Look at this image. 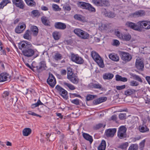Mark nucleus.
Listing matches in <instances>:
<instances>
[{
    "mask_svg": "<svg viewBox=\"0 0 150 150\" xmlns=\"http://www.w3.org/2000/svg\"><path fill=\"white\" fill-rule=\"evenodd\" d=\"M33 67L36 68L37 71L38 73L41 72L47 68L45 62L44 61H42L40 63L39 66Z\"/></svg>",
    "mask_w": 150,
    "mask_h": 150,
    "instance_id": "nucleus-11",
    "label": "nucleus"
},
{
    "mask_svg": "<svg viewBox=\"0 0 150 150\" xmlns=\"http://www.w3.org/2000/svg\"><path fill=\"white\" fill-rule=\"evenodd\" d=\"M139 130L142 132H145L149 131V129L144 124V122L143 121L142 125H139Z\"/></svg>",
    "mask_w": 150,
    "mask_h": 150,
    "instance_id": "nucleus-26",
    "label": "nucleus"
},
{
    "mask_svg": "<svg viewBox=\"0 0 150 150\" xmlns=\"http://www.w3.org/2000/svg\"><path fill=\"white\" fill-rule=\"evenodd\" d=\"M97 97V96L96 95H93L88 94L86 98V99L87 101H89L91 100H92Z\"/></svg>",
    "mask_w": 150,
    "mask_h": 150,
    "instance_id": "nucleus-47",
    "label": "nucleus"
},
{
    "mask_svg": "<svg viewBox=\"0 0 150 150\" xmlns=\"http://www.w3.org/2000/svg\"><path fill=\"white\" fill-rule=\"evenodd\" d=\"M125 85H124L121 86H117L116 88L118 90H120L125 89Z\"/></svg>",
    "mask_w": 150,
    "mask_h": 150,
    "instance_id": "nucleus-57",
    "label": "nucleus"
},
{
    "mask_svg": "<svg viewBox=\"0 0 150 150\" xmlns=\"http://www.w3.org/2000/svg\"><path fill=\"white\" fill-rule=\"evenodd\" d=\"M62 58V54L58 52L56 53L53 56V59L57 61L60 60Z\"/></svg>",
    "mask_w": 150,
    "mask_h": 150,
    "instance_id": "nucleus-40",
    "label": "nucleus"
},
{
    "mask_svg": "<svg viewBox=\"0 0 150 150\" xmlns=\"http://www.w3.org/2000/svg\"><path fill=\"white\" fill-rule=\"evenodd\" d=\"M115 34L120 39L126 41H129L131 38V35L129 33L122 34L119 31H117Z\"/></svg>",
    "mask_w": 150,
    "mask_h": 150,
    "instance_id": "nucleus-5",
    "label": "nucleus"
},
{
    "mask_svg": "<svg viewBox=\"0 0 150 150\" xmlns=\"http://www.w3.org/2000/svg\"><path fill=\"white\" fill-rule=\"evenodd\" d=\"M30 30V31L33 32L34 36H36L37 35L38 33V29L36 26H31Z\"/></svg>",
    "mask_w": 150,
    "mask_h": 150,
    "instance_id": "nucleus-35",
    "label": "nucleus"
},
{
    "mask_svg": "<svg viewBox=\"0 0 150 150\" xmlns=\"http://www.w3.org/2000/svg\"><path fill=\"white\" fill-rule=\"evenodd\" d=\"M26 28V25L23 23H19L15 29V32L18 34L23 33Z\"/></svg>",
    "mask_w": 150,
    "mask_h": 150,
    "instance_id": "nucleus-13",
    "label": "nucleus"
},
{
    "mask_svg": "<svg viewBox=\"0 0 150 150\" xmlns=\"http://www.w3.org/2000/svg\"><path fill=\"white\" fill-rule=\"evenodd\" d=\"M136 67L139 70H142L144 67L143 62L140 60H137L135 64Z\"/></svg>",
    "mask_w": 150,
    "mask_h": 150,
    "instance_id": "nucleus-25",
    "label": "nucleus"
},
{
    "mask_svg": "<svg viewBox=\"0 0 150 150\" xmlns=\"http://www.w3.org/2000/svg\"><path fill=\"white\" fill-rule=\"evenodd\" d=\"M88 87L90 89L94 88L99 89H101L102 88V85L96 81L90 83L88 85Z\"/></svg>",
    "mask_w": 150,
    "mask_h": 150,
    "instance_id": "nucleus-16",
    "label": "nucleus"
},
{
    "mask_svg": "<svg viewBox=\"0 0 150 150\" xmlns=\"http://www.w3.org/2000/svg\"><path fill=\"white\" fill-rule=\"evenodd\" d=\"M106 146L105 141H102L101 143L98 147V150H105Z\"/></svg>",
    "mask_w": 150,
    "mask_h": 150,
    "instance_id": "nucleus-42",
    "label": "nucleus"
},
{
    "mask_svg": "<svg viewBox=\"0 0 150 150\" xmlns=\"http://www.w3.org/2000/svg\"><path fill=\"white\" fill-rule=\"evenodd\" d=\"M70 95L71 96H73L75 97H78L81 98V96L79 94H77L76 93H70Z\"/></svg>",
    "mask_w": 150,
    "mask_h": 150,
    "instance_id": "nucleus-63",
    "label": "nucleus"
},
{
    "mask_svg": "<svg viewBox=\"0 0 150 150\" xmlns=\"http://www.w3.org/2000/svg\"><path fill=\"white\" fill-rule=\"evenodd\" d=\"M127 128L124 126H122L119 128L117 132V136L119 138L123 139L127 137Z\"/></svg>",
    "mask_w": 150,
    "mask_h": 150,
    "instance_id": "nucleus-4",
    "label": "nucleus"
},
{
    "mask_svg": "<svg viewBox=\"0 0 150 150\" xmlns=\"http://www.w3.org/2000/svg\"><path fill=\"white\" fill-rule=\"evenodd\" d=\"M109 58L115 62H118L119 60V57L117 54L112 53L109 55Z\"/></svg>",
    "mask_w": 150,
    "mask_h": 150,
    "instance_id": "nucleus-24",
    "label": "nucleus"
},
{
    "mask_svg": "<svg viewBox=\"0 0 150 150\" xmlns=\"http://www.w3.org/2000/svg\"><path fill=\"white\" fill-rule=\"evenodd\" d=\"M10 77L7 73H2L0 74V82H3L8 80V78Z\"/></svg>",
    "mask_w": 150,
    "mask_h": 150,
    "instance_id": "nucleus-21",
    "label": "nucleus"
},
{
    "mask_svg": "<svg viewBox=\"0 0 150 150\" xmlns=\"http://www.w3.org/2000/svg\"><path fill=\"white\" fill-rule=\"evenodd\" d=\"M19 49L22 50L23 55L27 57H32L34 54L35 50L32 48L33 47L31 43L27 41L21 42L18 44Z\"/></svg>",
    "mask_w": 150,
    "mask_h": 150,
    "instance_id": "nucleus-1",
    "label": "nucleus"
},
{
    "mask_svg": "<svg viewBox=\"0 0 150 150\" xmlns=\"http://www.w3.org/2000/svg\"><path fill=\"white\" fill-rule=\"evenodd\" d=\"M82 136L84 139L87 141H93L92 137L87 133H83Z\"/></svg>",
    "mask_w": 150,
    "mask_h": 150,
    "instance_id": "nucleus-37",
    "label": "nucleus"
},
{
    "mask_svg": "<svg viewBox=\"0 0 150 150\" xmlns=\"http://www.w3.org/2000/svg\"><path fill=\"white\" fill-rule=\"evenodd\" d=\"M13 3L16 7L21 9H23L24 3L22 0H12Z\"/></svg>",
    "mask_w": 150,
    "mask_h": 150,
    "instance_id": "nucleus-18",
    "label": "nucleus"
},
{
    "mask_svg": "<svg viewBox=\"0 0 150 150\" xmlns=\"http://www.w3.org/2000/svg\"><path fill=\"white\" fill-rule=\"evenodd\" d=\"M125 25L127 27L139 31L140 29V27L137 24L130 21L127 22Z\"/></svg>",
    "mask_w": 150,
    "mask_h": 150,
    "instance_id": "nucleus-14",
    "label": "nucleus"
},
{
    "mask_svg": "<svg viewBox=\"0 0 150 150\" xmlns=\"http://www.w3.org/2000/svg\"><path fill=\"white\" fill-rule=\"evenodd\" d=\"M31 14L34 17H38L40 15V13L39 11L38 10H34L31 12Z\"/></svg>",
    "mask_w": 150,
    "mask_h": 150,
    "instance_id": "nucleus-44",
    "label": "nucleus"
},
{
    "mask_svg": "<svg viewBox=\"0 0 150 150\" xmlns=\"http://www.w3.org/2000/svg\"><path fill=\"white\" fill-rule=\"evenodd\" d=\"M105 126V125H104L102 123H99L98 124L96 125L94 127V129H99L103 127L104 128Z\"/></svg>",
    "mask_w": 150,
    "mask_h": 150,
    "instance_id": "nucleus-48",
    "label": "nucleus"
},
{
    "mask_svg": "<svg viewBox=\"0 0 150 150\" xmlns=\"http://www.w3.org/2000/svg\"><path fill=\"white\" fill-rule=\"evenodd\" d=\"M120 44L119 41L116 40H113V43L112 45L113 46H118Z\"/></svg>",
    "mask_w": 150,
    "mask_h": 150,
    "instance_id": "nucleus-55",
    "label": "nucleus"
},
{
    "mask_svg": "<svg viewBox=\"0 0 150 150\" xmlns=\"http://www.w3.org/2000/svg\"><path fill=\"white\" fill-rule=\"evenodd\" d=\"M92 2L95 5L98 6H107L110 5L108 0H92Z\"/></svg>",
    "mask_w": 150,
    "mask_h": 150,
    "instance_id": "nucleus-6",
    "label": "nucleus"
},
{
    "mask_svg": "<svg viewBox=\"0 0 150 150\" xmlns=\"http://www.w3.org/2000/svg\"><path fill=\"white\" fill-rule=\"evenodd\" d=\"M87 10L91 12H94L96 11L95 8L90 4H89V5H88Z\"/></svg>",
    "mask_w": 150,
    "mask_h": 150,
    "instance_id": "nucleus-51",
    "label": "nucleus"
},
{
    "mask_svg": "<svg viewBox=\"0 0 150 150\" xmlns=\"http://www.w3.org/2000/svg\"><path fill=\"white\" fill-rule=\"evenodd\" d=\"M67 78H68L72 75L75 74H74L72 69L70 67H68L67 69Z\"/></svg>",
    "mask_w": 150,
    "mask_h": 150,
    "instance_id": "nucleus-43",
    "label": "nucleus"
},
{
    "mask_svg": "<svg viewBox=\"0 0 150 150\" xmlns=\"http://www.w3.org/2000/svg\"><path fill=\"white\" fill-rule=\"evenodd\" d=\"M116 131V128L109 129L106 130L105 134L107 137H112L114 136Z\"/></svg>",
    "mask_w": 150,
    "mask_h": 150,
    "instance_id": "nucleus-17",
    "label": "nucleus"
},
{
    "mask_svg": "<svg viewBox=\"0 0 150 150\" xmlns=\"http://www.w3.org/2000/svg\"><path fill=\"white\" fill-rule=\"evenodd\" d=\"M128 146V143L126 142L119 145L117 146V148L122 149H126Z\"/></svg>",
    "mask_w": 150,
    "mask_h": 150,
    "instance_id": "nucleus-45",
    "label": "nucleus"
},
{
    "mask_svg": "<svg viewBox=\"0 0 150 150\" xmlns=\"http://www.w3.org/2000/svg\"><path fill=\"white\" fill-rule=\"evenodd\" d=\"M114 76L113 74L110 73H106L103 75V78L104 79H111Z\"/></svg>",
    "mask_w": 150,
    "mask_h": 150,
    "instance_id": "nucleus-32",
    "label": "nucleus"
},
{
    "mask_svg": "<svg viewBox=\"0 0 150 150\" xmlns=\"http://www.w3.org/2000/svg\"><path fill=\"white\" fill-rule=\"evenodd\" d=\"M100 27L102 30H104L105 29L107 28V26L106 24H102Z\"/></svg>",
    "mask_w": 150,
    "mask_h": 150,
    "instance_id": "nucleus-62",
    "label": "nucleus"
},
{
    "mask_svg": "<svg viewBox=\"0 0 150 150\" xmlns=\"http://www.w3.org/2000/svg\"><path fill=\"white\" fill-rule=\"evenodd\" d=\"M92 58L101 68L104 67L103 62L98 54L94 51H92L91 53Z\"/></svg>",
    "mask_w": 150,
    "mask_h": 150,
    "instance_id": "nucleus-2",
    "label": "nucleus"
},
{
    "mask_svg": "<svg viewBox=\"0 0 150 150\" xmlns=\"http://www.w3.org/2000/svg\"><path fill=\"white\" fill-rule=\"evenodd\" d=\"M53 10L55 11H60L61 10V8L59 6L56 4H53L52 6Z\"/></svg>",
    "mask_w": 150,
    "mask_h": 150,
    "instance_id": "nucleus-49",
    "label": "nucleus"
},
{
    "mask_svg": "<svg viewBox=\"0 0 150 150\" xmlns=\"http://www.w3.org/2000/svg\"><path fill=\"white\" fill-rule=\"evenodd\" d=\"M27 4L30 6L34 7L36 5L35 2L33 0H24Z\"/></svg>",
    "mask_w": 150,
    "mask_h": 150,
    "instance_id": "nucleus-36",
    "label": "nucleus"
},
{
    "mask_svg": "<svg viewBox=\"0 0 150 150\" xmlns=\"http://www.w3.org/2000/svg\"><path fill=\"white\" fill-rule=\"evenodd\" d=\"M120 54L122 59L126 62H129L132 59V56L128 53L121 52Z\"/></svg>",
    "mask_w": 150,
    "mask_h": 150,
    "instance_id": "nucleus-12",
    "label": "nucleus"
},
{
    "mask_svg": "<svg viewBox=\"0 0 150 150\" xmlns=\"http://www.w3.org/2000/svg\"><path fill=\"white\" fill-rule=\"evenodd\" d=\"M54 26L56 29L60 30H64L66 28L65 24L60 22H56Z\"/></svg>",
    "mask_w": 150,
    "mask_h": 150,
    "instance_id": "nucleus-19",
    "label": "nucleus"
},
{
    "mask_svg": "<svg viewBox=\"0 0 150 150\" xmlns=\"http://www.w3.org/2000/svg\"><path fill=\"white\" fill-rule=\"evenodd\" d=\"M74 17L75 19L80 21H83L85 19L84 16L79 14H75Z\"/></svg>",
    "mask_w": 150,
    "mask_h": 150,
    "instance_id": "nucleus-39",
    "label": "nucleus"
},
{
    "mask_svg": "<svg viewBox=\"0 0 150 150\" xmlns=\"http://www.w3.org/2000/svg\"><path fill=\"white\" fill-rule=\"evenodd\" d=\"M71 59L72 61L78 64H82L84 62L83 59L77 54L72 53L71 56Z\"/></svg>",
    "mask_w": 150,
    "mask_h": 150,
    "instance_id": "nucleus-7",
    "label": "nucleus"
},
{
    "mask_svg": "<svg viewBox=\"0 0 150 150\" xmlns=\"http://www.w3.org/2000/svg\"><path fill=\"white\" fill-rule=\"evenodd\" d=\"M107 98L106 97H102L93 100V103L94 105H96L106 100Z\"/></svg>",
    "mask_w": 150,
    "mask_h": 150,
    "instance_id": "nucleus-20",
    "label": "nucleus"
},
{
    "mask_svg": "<svg viewBox=\"0 0 150 150\" xmlns=\"http://www.w3.org/2000/svg\"><path fill=\"white\" fill-rule=\"evenodd\" d=\"M146 12L145 11L140 10L136 11L134 13H130L129 16L131 17H139L144 16Z\"/></svg>",
    "mask_w": 150,
    "mask_h": 150,
    "instance_id": "nucleus-10",
    "label": "nucleus"
},
{
    "mask_svg": "<svg viewBox=\"0 0 150 150\" xmlns=\"http://www.w3.org/2000/svg\"><path fill=\"white\" fill-rule=\"evenodd\" d=\"M67 71L65 69H62L61 71V74L62 75H65Z\"/></svg>",
    "mask_w": 150,
    "mask_h": 150,
    "instance_id": "nucleus-64",
    "label": "nucleus"
},
{
    "mask_svg": "<svg viewBox=\"0 0 150 150\" xmlns=\"http://www.w3.org/2000/svg\"><path fill=\"white\" fill-rule=\"evenodd\" d=\"M52 36L54 39L55 40H59L60 38L59 33L57 31H55L52 33Z\"/></svg>",
    "mask_w": 150,
    "mask_h": 150,
    "instance_id": "nucleus-41",
    "label": "nucleus"
},
{
    "mask_svg": "<svg viewBox=\"0 0 150 150\" xmlns=\"http://www.w3.org/2000/svg\"><path fill=\"white\" fill-rule=\"evenodd\" d=\"M31 31L29 30H26L23 35V37L24 39H27L29 41L31 40Z\"/></svg>",
    "mask_w": 150,
    "mask_h": 150,
    "instance_id": "nucleus-28",
    "label": "nucleus"
},
{
    "mask_svg": "<svg viewBox=\"0 0 150 150\" xmlns=\"http://www.w3.org/2000/svg\"><path fill=\"white\" fill-rule=\"evenodd\" d=\"M71 82L74 84H77L79 82V79L75 74L72 75L67 79Z\"/></svg>",
    "mask_w": 150,
    "mask_h": 150,
    "instance_id": "nucleus-22",
    "label": "nucleus"
},
{
    "mask_svg": "<svg viewBox=\"0 0 150 150\" xmlns=\"http://www.w3.org/2000/svg\"><path fill=\"white\" fill-rule=\"evenodd\" d=\"M145 144V141H142L139 144L140 148L142 149L144 147Z\"/></svg>",
    "mask_w": 150,
    "mask_h": 150,
    "instance_id": "nucleus-61",
    "label": "nucleus"
},
{
    "mask_svg": "<svg viewBox=\"0 0 150 150\" xmlns=\"http://www.w3.org/2000/svg\"><path fill=\"white\" fill-rule=\"evenodd\" d=\"M133 77L135 80H137L139 82H142V80L141 79L139 76L136 75H134Z\"/></svg>",
    "mask_w": 150,
    "mask_h": 150,
    "instance_id": "nucleus-58",
    "label": "nucleus"
},
{
    "mask_svg": "<svg viewBox=\"0 0 150 150\" xmlns=\"http://www.w3.org/2000/svg\"><path fill=\"white\" fill-rule=\"evenodd\" d=\"M74 33L82 39H86L89 37V34L86 32L79 28H76L74 30Z\"/></svg>",
    "mask_w": 150,
    "mask_h": 150,
    "instance_id": "nucleus-3",
    "label": "nucleus"
},
{
    "mask_svg": "<svg viewBox=\"0 0 150 150\" xmlns=\"http://www.w3.org/2000/svg\"><path fill=\"white\" fill-rule=\"evenodd\" d=\"M135 92V90L132 88H129L125 91V94L126 96H129L134 94Z\"/></svg>",
    "mask_w": 150,
    "mask_h": 150,
    "instance_id": "nucleus-34",
    "label": "nucleus"
},
{
    "mask_svg": "<svg viewBox=\"0 0 150 150\" xmlns=\"http://www.w3.org/2000/svg\"><path fill=\"white\" fill-rule=\"evenodd\" d=\"M28 113L29 115H30L33 116H36L37 117H39L40 118L41 117H42V116H41V115H39L38 114H37L33 112H32L31 111H28Z\"/></svg>",
    "mask_w": 150,
    "mask_h": 150,
    "instance_id": "nucleus-54",
    "label": "nucleus"
},
{
    "mask_svg": "<svg viewBox=\"0 0 150 150\" xmlns=\"http://www.w3.org/2000/svg\"><path fill=\"white\" fill-rule=\"evenodd\" d=\"M105 11L104 12V14L105 16L110 18H113L115 16V14L111 12H108L106 11L105 9H104Z\"/></svg>",
    "mask_w": 150,
    "mask_h": 150,
    "instance_id": "nucleus-33",
    "label": "nucleus"
},
{
    "mask_svg": "<svg viewBox=\"0 0 150 150\" xmlns=\"http://www.w3.org/2000/svg\"><path fill=\"white\" fill-rule=\"evenodd\" d=\"M63 86L65 88L68 87L70 90H73L76 89L75 87L71 84L67 83L66 82L63 83Z\"/></svg>",
    "mask_w": 150,
    "mask_h": 150,
    "instance_id": "nucleus-30",
    "label": "nucleus"
},
{
    "mask_svg": "<svg viewBox=\"0 0 150 150\" xmlns=\"http://www.w3.org/2000/svg\"><path fill=\"white\" fill-rule=\"evenodd\" d=\"M11 3V2L9 0H3L0 3V9H3L7 4Z\"/></svg>",
    "mask_w": 150,
    "mask_h": 150,
    "instance_id": "nucleus-38",
    "label": "nucleus"
},
{
    "mask_svg": "<svg viewBox=\"0 0 150 150\" xmlns=\"http://www.w3.org/2000/svg\"><path fill=\"white\" fill-rule=\"evenodd\" d=\"M115 79L117 81H121L125 82L127 81V79L126 77H122L121 76L117 74L115 76Z\"/></svg>",
    "mask_w": 150,
    "mask_h": 150,
    "instance_id": "nucleus-31",
    "label": "nucleus"
},
{
    "mask_svg": "<svg viewBox=\"0 0 150 150\" xmlns=\"http://www.w3.org/2000/svg\"><path fill=\"white\" fill-rule=\"evenodd\" d=\"M130 85L131 86H137L139 85V83L135 81L132 80L130 82Z\"/></svg>",
    "mask_w": 150,
    "mask_h": 150,
    "instance_id": "nucleus-52",
    "label": "nucleus"
},
{
    "mask_svg": "<svg viewBox=\"0 0 150 150\" xmlns=\"http://www.w3.org/2000/svg\"><path fill=\"white\" fill-rule=\"evenodd\" d=\"M32 130L30 128H25L23 130V135L24 136H28L30 134Z\"/></svg>",
    "mask_w": 150,
    "mask_h": 150,
    "instance_id": "nucleus-29",
    "label": "nucleus"
},
{
    "mask_svg": "<svg viewBox=\"0 0 150 150\" xmlns=\"http://www.w3.org/2000/svg\"><path fill=\"white\" fill-rule=\"evenodd\" d=\"M47 82L52 88H53L55 86L56 81L54 77L52 74L49 73V77L47 79Z\"/></svg>",
    "mask_w": 150,
    "mask_h": 150,
    "instance_id": "nucleus-9",
    "label": "nucleus"
},
{
    "mask_svg": "<svg viewBox=\"0 0 150 150\" xmlns=\"http://www.w3.org/2000/svg\"><path fill=\"white\" fill-rule=\"evenodd\" d=\"M43 105V103L40 101V99H39L36 103L32 104L31 105V107L32 108H34L40 105Z\"/></svg>",
    "mask_w": 150,
    "mask_h": 150,
    "instance_id": "nucleus-46",
    "label": "nucleus"
},
{
    "mask_svg": "<svg viewBox=\"0 0 150 150\" xmlns=\"http://www.w3.org/2000/svg\"><path fill=\"white\" fill-rule=\"evenodd\" d=\"M55 88L64 98L67 99L68 98V92L63 88L59 85L55 87Z\"/></svg>",
    "mask_w": 150,
    "mask_h": 150,
    "instance_id": "nucleus-8",
    "label": "nucleus"
},
{
    "mask_svg": "<svg viewBox=\"0 0 150 150\" xmlns=\"http://www.w3.org/2000/svg\"><path fill=\"white\" fill-rule=\"evenodd\" d=\"M126 116V113H120L119 115V118L121 120H123L125 119Z\"/></svg>",
    "mask_w": 150,
    "mask_h": 150,
    "instance_id": "nucleus-53",
    "label": "nucleus"
},
{
    "mask_svg": "<svg viewBox=\"0 0 150 150\" xmlns=\"http://www.w3.org/2000/svg\"><path fill=\"white\" fill-rule=\"evenodd\" d=\"M89 4L83 1H78L77 3L78 6L86 9H87Z\"/></svg>",
    "mask_w": 150,
    "mask_h": 150,
    "instance_id": "nucleus-27",
    "label": "nucleus"
},
{
    "mask_svg": "<svg viewBox=\"0 0 150 150\" xmlns=\"http://www.w3.org/2000/svg\"><path fill=\"white\" fill-rule=\"evenodd\" d=\"M63 8L64 10L69 11L71 10V7L68 5H64Z\"/></svg>",
    "mask_w": 150,
    "mask_h": 150,
    "instance_id": "nucleus-59",
    "label": "nucleus"
},
{
    "mask_svg": "<svg viewBox=\"0 0 150 150\" xmlns=\"http://www.w3.org/2000/svg\"><path fill=\"white\" fill-rule=\"evenodd\" d=\"M138 25L142 27L143 26L145 27V28L146 30L150 29V21L145 20L140 21L137 22Z\"/></svg>",
    "mask_w": 150,
    "mask_h": 150,
    "instance_id": "nucleus-15",
    "label": "nucleus"
},
{
    "mask_svg": "<svg viewBox=\"0 0 150 150\" xmlns=\"http://www.w3.org/2000/svg\"><path fill=\"white\" fill-rule=\"evenodd\" d=\"M138 146L135 144L131 145L129 147L128 150H137Z\"/></svg>",
    "mask_w": 150,
    "mask_h": 150,
    "instance_id": "nucleus-50",
    "label": "nucleus"
},
{
    "mask_svg": "<svg viewBox=\"0 0 150 150\" xmlns=\"http://www.w3.org/2000/svg\"><path fill=\"white\" fill-rule=\"evenodd\" d=\"M9 95V93L8 91H6L4 92L2 94V96L3 98H5L8 96Z\"/></svg>",
    "mask_w": 150,
    "mask_h": 150,
    "instance_id": "nucleus-60",
    "label": "nucleus"
},
{
    "mask_svg": "<svg viewBox=\"0 0 150 150\" xmlns=\"http://www.w3.org/2000/svg\"><path fill=\"white\" fill-rule=\"evenodd\" d=\"M71 102L76 105L79 104V100L78 99L73 100L71 101Z\"/></svg>",
    "mask_w": 150,
    "mask_h": 150,
    "instance_id": "nucleus-56",
    "label": "nucleus"
},
{
    "mask_svg": "<svg viewBox=\"0 0 150 150\" xmlns=\"http://www.w3.org/2000/svg\"><path fill=\"white\" fill-rule=\"evenodd\" d=\"M41 20L42 23L45 26H49L50 25V22L47 17L45 16H42L41 18Z\"/></svg>",
    "mask_w": 150,
    "mask_h": 150,
    "instance_id": "nucleus-23",
    "label": "nucleus"
}]
</instances>
